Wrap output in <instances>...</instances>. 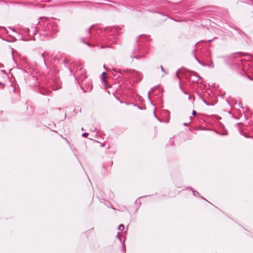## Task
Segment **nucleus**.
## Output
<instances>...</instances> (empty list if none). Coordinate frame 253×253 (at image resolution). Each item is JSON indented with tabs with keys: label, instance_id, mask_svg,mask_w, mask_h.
Masks as SVG:
<instances>
[{
	"label": "nucleus",
	"instance_id": "obj_1",
	"mask_svg": "<svg viewBox=\"0 0 253 253\" xmlns=\"http://www.w3.org/2000/svg\"><path fill=\"white\" fill-rule=\"evenodd\" d=\"M39 23L40 34L44 36H50L57 31L56 24L48 19L41 18Z\"/></svg>",
	"mask_w": 253,
	"mask_h": 253
},
{
	"label": "nucleus",
	"instance_id": "obj_2",
	"mask_svg": "<svg viewBox=\"0 0 253 253\" xmlns=\"http://www.w3.org/2000/svg\"><path fill=\"white\" fill-rule=\"evenodd\" d=\"M75 66H77L76 72V79H77V78H83V79H85L87 78V76L86 75V72L84 70H83V67L82 65L79 63H76L75 64Z\"/></svg>",
	"mask_w": 253,
	"mask_h": 253
},
{
	"label": "nucleus",
	"instance_id": "obj_3",
	"mask_svg": "<svg viewBox=\"0 0 253 253\" xmlns=\"http://www.w3.org/2000/svg\"><path fill=\"white\" fill-rule=\"evenodd\" d=\"M127 75H129V78H132L135 79H142L143 78V75L138 71L134 70L126 69L124 71Z\"/></svg>",
	"mask_w": 253,
	"mask_h": 253
},
{
	"label": "nucleus",
	"instance_id": "obj_4",
	"mask_svg": "<svg viewBox=\"0 0 253 253\" xmlns=\"http://www.w3.org/2000/svg\"><path fill=\"white\" fill-rule=\"evenodd\" d=\"M38 29L36 27H32L31 29H29L28 28H25L21 31L22 33L29 35L30 36L35 35L37 33Z\"/></svg>",
	"mask_w": 253,
	"mask_h": 253
},
{
	"label": "nucleus",
	"instance_id": "obj_5",
	"mask_svg": "<svg viewBox=\"0 0 253 253\" xmlns=\"http://www.w3.org/2000/svg\"><path fill=\"white\" fill-rule=\"evenodd\" d=\"M186 79H190L193 77L199 78V79H202L199 75L195 72H188L186 73Z\"/></svg>",
	"mask_w": 253,
	"mask_h": 253
},
{
	"label": "nucleus",
	"instance_id": "obj_6",
	"mask_svg": "<svg viewBox=\"0 0 253 253\" xmlns=\"http://www.w3.org/2000/svg\"><path fill=\"white\" fill-rule=\"evenodd\" d=\"M248 54L247 53L246 54H243L241 52H236V53H235L233 54H232L231 56H230V58H233L234 57H235L236 56H246V55H248Z\"/></svg>",
	"mask_w": 253,
	"mask_h": 253
},
{
	"label": "nucleus",
	"instance_id": "obj_7",
	"mask_svg": "<svg viewBox=\"0 0 253 253\" xmlns=\"http://www.w3.org/2000/svg\"><path fill=\"white\" fill-rule=\"evenodd\" d=\"M183 73V71H181V70L177 71L176 73L177 78H178L179 79H180V78H181L180 75H181V74H182Z\"/></svg>",
	"mask_w": 253,
	"mask_h": 253
},
{
	"label": "nucleus",
	"instance_id": "obj_8",
	"mask_svg": "<svg viewBox=\"0 0 253 253\" xmlns=\"http://www.w3.org/2000/svg\"><path fill=\"white\" fill-rule=\"evenodd\" d=\"M0 29L2 30L5 34H8L7 29L4 27L0 26Z\"/></svg>",
	"mask_w": 253,
	"mask_h": 253
},
{
	"label": "nucleus",
	"instance_id": "obj_9",
	"mask_svg": "<svg viewBox=\"0 0 253 253\" xmlns=\"http://www.w3.org/2000/svg\"><path fill=\"white\" fill-rule=\"evenodd\" d=\"M194 57L197 60V61L199 63H200L201 65L203 66H206V64H204L203 62H202L201 61H200V60H199L195 55H194Z\"/></svg>",
	"mask_w": 253,
	"mask_h": 253
},
{
	"label": "nucleus",
	"instance_id": "obj_10",
	"mask_svg": "<svg viewBox=\"0 0 253 253\" xmlns=\"http://www.w3.org/2000/svg\"><path fill=\"white\" fill-rule=\"evenodd\" d=\"M101 79H106V73L103 72L101 74Z\"/></svg>",
	"mask_w": 253,
	"mask_h": 253
},
{
	"label": "nucleus",
	"instance_id": "obj_11",
	"mask_svg": "<svg viewBox=\"0 0 253 253\" xmlns=\"http://www.w3.org/2000/svg\"><path fill=\"white\" fill-rule=\"evenodd\" d=\"M124 225L123 224H121L119 227H118V229L119 230H121V231H123L124 229Z\"/></svg>",
	"mask_w": 253,
	"mask_h": 253
},
{
	"label": "nucleus",
	"instance_id": "obj_12",
	"mask_svg": "<svg viewBox=\"0 0 253 253\" xmlns=\"http://www.w3.org/2000/svg\"><path fill=\"white\" fill-rule=\"evenodd\" d=\"M42 58H43V62H44V65H45V66L46 67V64L45 63V60H44V53H43L42 55Z\"/></svg>",
	"mask_w": 253,
	"mask_h": 253
},
{
	"label": "nucleus",
	"instance_id": "obj_13",
	"mask_svg": "<svg viewBox=\"0 0 253 253\" xmlns=\"http://www.w3.org/2000/svg\"><path fill=\"white\" fill-rule=\"evenodd\" d=\"M103 83H104L105 85L107 84V80H103Z\"/></svg>",
	"mask_w": 253,
	"mask_h": 253
},
{
	"label": "nucleus",
	"instance_id": "obj_14",
	"mask_svg": "<svg viewBox=\"0 0 253 253\" xmlns=\"http://www.w3.org/2000/svg\"><path fill=\"white\" fill-rule=\"evenodd\" d=\"M192 114L194 115V116H195L196 115V112L194 110H193L192 111Z\"/></svg>",
	"mask_w": 253,
	"mask_h": 253
},
{
	"label": "nucleus",
	"instance_id": "obj_15",
	"mask_svg": "<svg viewBox=\"0 0 253 253\" xmlns=\"http://www.w3.org/2000/svg\"><path fill=\"white\" fill-rule=\"evenodd\" d=\"M66 61H67V59H64V61H63V63L65 65L66 63Z\"/></svg>",
	"mask_w": 253,
	"mask_h": 253
},
{
	"label": "nucleus",
	"instance_id": "obj_16",
	"mask_svg": "<svg viewBox=\"0 0 253 253\" xmlns=\"http://www.w3.org/2000/svg\"><path fill=\"white\" fill-rule=\"evenodd\" d=\"M87 32L89 33V34H90V29H88L87 30Z\"/></svg>",
	"mask_w": 253,
	"mask_h": 253
},
{
	"label": "nucleus",
	"instance_id": "obj_17",
	"mask_svg": "<svg viewBox=\"0 0 253 253\" xmlns=\"http://www.w3.org/2000/svg\"><path fill=\"white\" fill-rule=\"evenodd\" d=\"M247 77H248V79H250V80L253 79L251 77H249L248 75H247Z\"/></svg>",
	"mask_w": 253,
	"mask_h": 253
},
{
	"label": "nucleus",
	"instance_id": "obj_18",
	"mask_svg": "<svg viewBox=\"0 0 253 253\" xmlns=\"http://www.w3.org/2000/svg\"><path fill=\"white\" fill-rule=\"evenodd\" d=\"M138 49V46H137V47L135 48V50L136 51Z\"/></svg>",
	"mask_w": 253,
	"mask_h": 253
},
{
	"label": "nucleus",
	"instance_id": "obj_19",
	"mask_svg": "<svg viewBox=\"0 0 253 253\" xmlns=\"http://www.w3.org/2000/svg\"><path fill=\"white\" fill-rule=\"evenodd\" d=\"M86 135H87V133H84L83 134V136H85Z\"/></svg>",
	"mask_w": 253,
	"mask_h": 253
},
{
	"label": "nucleus",
	"instance_id": "obj_20",
	"mask_svg": "<svg viewBox=\"0 0 253 253\" xmlns=\"http://www.w3.org/2000/svg\"><path fill=\"white\" fill-rule=\"evenodd\" d=\"M241 74L243 75L244 74H246V73L244 72V71H243Z\"/></svg>",
	"mask_w": 253,
	"mask_h": 253
},
{
	"label": "nucleus",
	"instance_id": "obj_21",
	"mask_svg": "<svg viewBox=\"0 0 253 253\" xmlns=\"http://www.w3.org/2000/svg\"><path fill=\"white\" fill-rule=\"evenodd\" d=\"M161 68L162 71H164V68H163L162 66H161Z\"/></svg>",
	"mask_w": 253,
	"mask_h": 253
},
{
	"label": "nucleus",
	"instance_id": "obj_22",
	"mask_svg": "<svg viewBox=\"0 0 253 253\" xmlns=\"http://www.w3.org/2000/svg\"><path fill=\"white\" fill-rule=\"evenodd\" d=\"M82 41H83V42H84V43H85L87 44V45H89L88 43H87L85 42H84V41L83 40H82Z\"/></svg>",
	"mask_w": 253,
	"mask_h": 253
},
{
	"label": "nucleus",
	"instance_id": "obj_23",
	"mask_svg": "<svg viewBox=\"0 0 253 253\" xmlns=\"http://www.w3.org/2000/svg\"><path fill=\"white\" fill-rule=\"evenodd\" d=\"M120 77H120L119 75V76H118L117 77V78H120Z\"/></svg>",
	"mask_w": 253,
	"mask_h": 253
},
{
	"label": "nucleus",
	"instance_id": "obj_24",
	"mask_svg": "<svg viewBox=\"0 0 253 253\" xmlns=\"http://www.w3.org/2000/svg\"><path fill=\"white\" fill-rule=\"evenodd\" d=\"M114 71L117 72L116 69H113Z\"/></svg>",
	"mask_w": 253,
	"mask_h": 253
},
{
	"label": "nucleus",
	"instance_id": "obj_25",
	"mask_svg": "<svg viewBox=\"0 0 253 253\" xmlns=\"http://www.w3.org/2000/svg\"><path fill=\"white\" fill-rule=\"evenodd\" d=\"M103 67H104V68H105V69H106V68H105V65H104V66H103Z\"/></svg>",
	"mask_w": 253,
	"mask_h": 253
},
{
	"label": "nucleus",
	"instance_id": "obj_26",
	"mask_svg": "<svg viewBox=\"0 0 253 253\" xmlns=\"http://www.w3.org/2000/svg\"><path fill=\"white\" fill-rule=\"evenodd\" d=\"M211 41H212V40H209V42H211Z\"/></svg>",
	"mask_w": 253,
	"mask_h": 253
},
{
	"label": "nucleus",
	"instance_id": "obj_27",
	"mask_svg": "<svg viewBox=\"0 0 253 253\" xmlns=\"http://www.w3.org/2000/svg\"><path fill=\"white\" fill-rule=\"evenodd\" d=\"M0 84H2L1 83H0Z\"/></svg>",
	"mask_w": 253,
	"mask_h": 253
}]
</instances>
